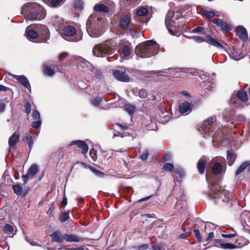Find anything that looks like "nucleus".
Instances as JSON below:
<instances>
[{
  "label": "nucleus",
  "mask_w": 250,
  "mask_h": 250,
  "mask_svg": "<svg viewBox=\"0 0 250 250\" xmlns=\"http://www.w3.org/2000/svg\"><path fill=\"white\" fill-rule=\"evenodd\" d=\"M21 14L27 20H41L45 17L42 8L37 3H28L21 8Z\"/></svg>",
  "instance_id": "nucleus-1"
},
{
  "label": "nucleus",
  "mask_w": 250,
  "mask_h": 250,
  "mask_svg": "<svg viewBox=\"0 0 250 250\" xmlns=\"http://www.w3.org/2000/svg\"><path fill=\"white\" fill-rule=\"evenodd\" d=\"M158 47V44L156 42L149 40L137 45L136 49L141 57H146L157 54Z\"/></svg>",
  "instance_id": "nucleus-2"
},
{
  "label": "nucleus",
  "mask_w": 250,
  "mask_h": 250,
  "mask_svg": "<svg viewBox=\"0 0 250 250\" xmlns=\"http://www.w3.org/2000/svg\"><path fill=\"white\" fill-rule=\"evenodd\" d=\"M239 142L237 138H232L230 135L225 134L222 132H217L213 134L212 139V145L214 146H227L229 144H232V142Z\"/></svg>",
  "instance_id": "nucleus-3"
},
{
  "label": "nucleus",
  "mask_w": 250,
  "mask_h": 250,
  "mask_svg": "<svg viewBox=\"0 0 250 250\" xmlns=\"http://www.w3.org/2000/svg\"><path fill=\"white\" fill-rule=\"evenodd\" d=\"M178 20V16H176L174 12L169 10L166 16L165 24L171 34H174V31L180 30V25H179L178 21H177Z\"/></svg>",
  "instance_id": "nucleus-4"
},
{
  "label": "nucleus",
  "mask_w": 250,
  "mask_h": 250,
  "mask_svg": "<svg viewBox=\"0 0 250 250\" xmlns=\"http://www.w3.org/2000/svg\"><path fill=\"white\" fill-rule=\"evenodd\" d=\"M113 47L110 41L105 42L100 44H97L93 49V54L97 57H104L106 55H111Z\"/></svg>",
  "instance_id": "nucleus-5"
},
{
  "label": "nucleus",
  "mask_w": 250,
  "mask_h": 250,
  "mask_svg": "<svg viewBox=\"0 0 250 250\" xmlns=\"http://www.w3.org/2000/svg\"><path fill=\"white\" fill-rule=\"evenodd\" d=\"M210 188L209 191L207 193V195L209 198H218L221 199L223 202H229L230 201L229 197L225 196L226 193L220 189V187L217 185H213Z\"/></svg>",
  "instance_id": "nucleus-6"
},
{
  "label": "nucleus",
  "mask_w": 250,
  "mask_h": 250,
  "mask_svg": "<svg viewBox=\"0 0 250 250\" xmlns=\"http://www.w3.org/2000/svg\"><path fill=\"white\" fill-rule=\"evenodd\" d=\"M87 25V32L91 37L97 38L102 34L101 22L98 20Z\"/></svg>",
  "instance_id": "nucleus-7"
},
{
  "label": "nucleus",
  "mask_w": 250,
  "mask_h": 250,
  "mask_svg": "<svg viewBox=\"0 0 250 250\" xmlns=\"http://www.w3.org/2000/svg\"><path fill=\"white\" fill-rule=\"evenodd\" d=\"M38 171L39 169L38 166L35 164L32 165L29 167L27 174L23 175L21 177L24 183H26L28 180L29 177H33L38 173Z\"/></svg>",
  "instance_id": "nucleus-8"
},
{
  "label": "nucleus",
  "mask_w": 250,
  "mask_h": 250,
  "mask_svg": "<svg viewBox=\"0 0 250 250\" xmlns=\"http://www.w3.org/2000/svg\"><path fill=\"white\" fill-rule=\"evenodd\" d=\"M119 26L121 28L126 30L130 26V18L127 15H123L119 20Z\"/></svg>",
  "instance_id": "nucleus-9"
},
{
  "label": "nucleus",
  "mask_w": 250,
  "mask_h": 250,
  "mask_svg": "<svg viewBox=\"0 0 250 250\" xmlns=\"http://www.w3.org/2000/svg\"><path fill=\"white\" fill-rule=\"evenodd\" d=\"M52 242L62 243L64 241V234H62L60 231L56 230L50 235Z\"/></svg>",
  "instance_id": "nucleus-10"
},
{
  "label": "nucleus",
  "mask_w": 250,
  "mask_h": 250,
  "mask_svg": "<svg viewBox=\"0 0 250 250\" xmlns=\"http://www.w3.org/2000/svg\"><path fill=\"white\" fill-rule=\"evenodd\" d=\"M113 76L118 81L124 82L129 81V77L125 74V72L120 70H115L113 72Z\"/></svg>",
  "instance_id": "nucleus-11"
},
{
  "label": "nucleus",
  "mask_w": 250,
  "mask_h": 250,
  "mask_svg": "<svg viewBox=\"0 0 250 250\" xmlns=\"http://www.w3.org/2000/svg\"><path fill=\"white\" fill-rule=\"evenodd\" d=\"M20 133L18 131L15 132L9 138L8 145L11 149L14 148L19 141Z\"/></svg>",
  "instance_id": "nucleus-12"
},
{
  "label": "nucleus",
  "mask_w": 250,
  "mask_h": 250,
  "mask_svg": "<svg viewBox=\"0 0 250 250\" xmlns=\"http://www.w3.org/2000/svg\"><path fill=\"white\" fill-rule=\"evenodd\" d=\"M64 241L66 242H78L83 241V238L73 234L64 233Z\"/></svg>",
  "instance_id": "nucleus-13"
},
{
  "label": "nucleus",
  "mask_w": 250,
  "mask_h": 250,
  "mask_svg": "<svg viewBox=\"0 0 250 250\" xmlns=\"http://www.w3.org/2000/svg\"><path fill=\"white\" fill-rule=\"evenodd\" d=\"M11 75L13 78L18 81L20 83H21L25 87L28 89L29 88H30V85L29 81L25 76L23 75L18 76L13 74H11Z\"/></svg>",
  "instance_id": "nucleus-14"
},
{
  "label": "nucleus",
  "mask_w": 250,
  "mask_h": 250,
  "mask_svg": "<svg viewBox=\"0 0 250 250\" xmlns=\"http://www.w3.org/2000/svg\"><path fill=\"white\" fill-rule=\"evenodd\" d=\"M76 29L73 26H66L62 29V36L63 37H72L76 34Z\"/></svg>",
  "instance_id": "nucleus-15"
},
{
  "label": "nucleus",
  "mask_w": 250,
  "mask_h": 250,
  "mask_svg": "<svg viewBox=\"0 0 250 250\" xmlns=\"http://www.w3.org/2000/svg\"><path fill=\"white\" fill-rule=\"evenodd\" d=\"M212 22L216 24L218 27H220L222 30L227 32L231 30L230 27L225 21L221 19H214Z\"/></svg>",
  "instance_id": "nucleus-16"
},
{
  "label": "nucleus",
  "mask_w": 250,
  "mask_h": 250,
  "mask_svg": "<svg viewBox=\"0 0 250 250\" xmlns=\"http://www.w3.org/2000/svg\"><path fill=\"white\" fill-rule=\"evenodd\" d=\"M179 111L181 114H188L191 111L190 104L188 102H184L179 105Z\"/></svg>",
  "instance_id": "nucleus-17"
},
{
  "label": "nucleus",
  "mask_w": 250,
  "mask_h": 250,
  "mask_svg": "<svg viewBox=\"0 0 250 250\" xmlns=\"http://www.w3.org/2000/svg\"><path fill=\"white\" fill-rule=\"evenodd\" d=\"M71 145H76L81 149L83 154L87 153L88 150V145L84 141L81 140L73 141L72 142Z\"/></svg>",
  "instance_id": "nucleus-18"
},
{
  "label": "nucleus",
  "mask_w": 250,
  "mask_h": 250,
  "mask_svg": "<svg viewBox=\"0 0 250 250\" xmlns=\"http://www.w3.org/2000/svg\"><path fill=\"white\" fill-rule=\"evenodd\" d=\"M214 121V118L212 117H210L204 121L203 125L206 133L208 132V134H209L210 130L212 126Z\"/></svg>",
  "instance_id": "nucleus-19"
},
{
  "label": "nucleus",
  "mask_w": 250,
  "mask_h": 250,
  "mask_svg": "<svg viewBox=\"0 0 250 250\" xmlns=\"http://www.w3.org/2000/svg\"><path fill=\"white\" fill-rule=\"evenodd\" d=\"M236 34L241 39L245 40L248 38V34L246 29L243 26H240L236 28Z\"/></svg>",
  "instance_id": "nucleus-20"
},
{
  "label": "nucleus",
  "mask_w": 250,
  "mask_h": 250,
  "mask_svg": "<svg viewBox=\"0 0 250 250\" xmlns=\"http://www.w3.org/2000/svg\"><path fill=\"white\" fill-rule=\"evenodd\" d=\"M4 231L5 233L7 234L9 237H12L16 233L13 226L9 224L5 225L4 227Z\"/></svg>",
  "instance_id": "nucleus-21"
},
{
  "label": "nucleus",
  "mask_w": 250,
  "mask_h": 250,
  "mask_svg": "<svg viewBox=\"0 0 250 250\" xmlns=\"http://www.w3.org/2000/svg\"><path fill=\"white\" fill-rule=\"evenodd\" d=\"M94 10L99 13H107L109 11V8L101 3H97L94 7Z\"/></svg>",
  "instance_id": "nucleus-22"
},
{
  "label": "nucleus",
  "mask_w": 250,
  "mask_h": 250,
  "mask_svg": "<svg viewBox=\"0 0 250 250\" xmlns=\"http://www.w3.org/2000/svg\"><path fill=\"white\" fill-rule=\"evenodd\" d=\"M205 42L218 48H223V45L216 39L211 36H207Z\"/></svg>",
  "instance_id": "nucleus-23"
},
{
  "label": "nucleus",
  "mask_w": 250,
  "mask_h": 250,
  "mask_svg": "<svg viewBox=\"0 0 250 250\" xmlns=\"http://www.w3.org/2000/svg\"><path fill=\"white\" fill-rule=\"evenodd\" d=\"M39 28L42 31V34L45 36V39L42 40L43 42H46L47 40L49 38L50 35L48 28L44 25H38V28Z\"/></svg>",
  "instance_id": "nucleus-24"
},
{
  "label": "nucleus",
  "mask_w": 250,
  "mask_h": 250,
  "mask_svg": "<svg viewBox=\"0 0 250 250\" xmlns=\"http://www.w3.org/2000/svg\"><path fill=\"white\" fill-rule=\"evenodd\" d=\"M246 168L250 170V161H245L239 166L235 172L236 175H238Z\"/></svg>",
  "instance_id": "nucleus-25"
},
{
  "label": "nucleus",
  "mask_w": 250,
  "mask_h": 250,
  "mask_svg": "<svg viewBox=\"0 0 250 250\" xmlns=\"http://www.w3.org/2000/svg\"><path fill=\"white\" fill-rule=\"evenodd\" d=\"M34 138V136L31 132H27L25 134V136L24 137V140L26 142H27L29 148L30 150L31 149L32 146L33 145V139Z\"/></svg>",
  "instance_id": "nucleus-26"
},
{
  "label": "nucleus",
  "mask_w": 250,
  "mask_h": 250,
  "mask_svg": "<svg viewBox=\"0 0 250 250\" xmlns=\"http://www.w3.org/2000/svg\"><path fill=\"white\" fill-rule=\"evenodd\" d=\"M53 69H55V65L54 64L50 66L46 64H44L43 65L44 73L48 76L51 77L54 75V71Z\"/></svg>",
  "instance_id": "nucleus-27"
},
{
  "label": "nucleus",
  "mask_w": 250,
  "mask_h": 250,
  "mask_svg": "<svg viewBox=\"0 0 250 250\" xmlns=\"http://www.w3.org/2000/svg\"><path fill=\"white\" fill-rule=\"evenodd\" d=\"M80 164V166L83 168H86L88 167L91 171H92L94 173H95V175H96L98 176H101L104 174L103 172H101L98 170H97L95 168H94L93 167L91 166H87L86 164L83 162H81Z\"/></svg>",
  "instance_id": "nucleus-28"
},
{
  "label": "nucleus",
  "mask_w": 250,
  "mask_h": 250,
  "mask_svg": "<svg viewBox=\"0 0 250 250\" xmlns=\"http://www.w3.org/2000/svg\"><path fill=\"white\" fill-rule=\"evenodd\" d=\"M80 164V166L83 168H86L88 167L91 171H92L94 173H95V175H96L98 176H101L104 174L103 172H101L98 170H97L95 168H94L93 167L91 166H87L86 164L83 162H81Z\"/></svg>",
  "instance_id": "nucleus-29"
},
{
  "label": "nucleus",
  "mask_w": 250,
  "mask_h": 250,
  "mask_svg": "<svg viewBox=\"0 0 250 250\" xmlns=\"http://www.w3.org/2000/svg\"><path fill=\"white\" fill-rule=\"evenodd\" d=\"M197 168L199 172L203 174L205 172V169L206 166V163L200 159L197 163Z\"/></svg>",
  "instance_id": "nucleus-30"
},
{
  "label": "nucleus",
  "mask_w": 250,
  "mask_h": 250,
  "mask_svg": "<svg viewBox=\"0 0 250 250\" xmlns=\"http://www.w3.org/2000/svg\"><path fill=\"white\" fill-rule=\"evenodd\" d=\"M186 202L182 199H177V201L175 205V208L178 210H180L181 209L184 208L186 206Z\"/></svg>",
  "instance_id": "nucleus-31"
},
{
  "label": "nucleus",
  "mask_w": 250,
  "mask_h": 250,
  "mask_svg": "<svg viewBox=\"0 0 250 250\" xmlns=\"http://www.w3.org/2000/svg\"><path fill=\"white\" fill-rule=\"evenodd\" d=\"M237 98L242 101H246L248 100L247 94L245 91L240 90L237 94Z\"/></svg>",
  "instance_id": "nucleus-32"
},
{
  "label": "nucleus",
  "mask_w": 250,
  "mask_h": 250,
  "mask_svg": "<svg viewBox=\"0 0 250 250\" xmlns=\"http://www.w3.org/2000/svg\"><path fill=\"white\" fill-rule=\"evenodd\" d=\"M222 171V167L221 165L217 163L215 164L212 167V172L214 174H219L221 173Z\"/></svg>",
  "instance_id": "nucleus-33"
},
{
  "label": "nucleus",
  "mask_w": 250,
  "mask_h": 250,
  "mask_svg": "<svg viewBox=\"0 0 250 250\" xmlns=\"http://www.w3.org/2000/svg\"><path fill=\"white\" fill-rule=\"evenodd\" d=\"M12 188L14 191V193L17 196H21L22 193V188L21 186L19 185H15L12 187Z\"/></svg>",
  "instance_id": "nucleus-34"
},
{
  "label": "nucleus",
  "mask_w": 250,
  "mask_h": 250,
  "mask_svg": "<svg viewBox=\"0 0 250 250\" xmlns=\"http://www.w3.org/2000/svg\"><path fill=\"white\" fill-rule=\"evenodd\" d=\"M53 24L56 27H59L63 24V19L61 17H56L53 21Z\"/></svg>",
  "instance_id": "nucleus-35"
},
{
  "label": "nucleus",
  "mask_w": 250,
  "mask_h": 250,
  "mask_svg": "<svg viewBox=\"0 0 250 250\" xmlns=\"http://www.w3.org/2000/svg\"><path fill=\"white\" fill-rule=\"evenodd\" d=\"M26 33L27 38L29 40H34L37 37V33L33 30H29Z\"/></svg>",
  "instance_id": "nucleus-36"
},
{
  "label": "nucleus",
  "mask_w": 250,
  "mask_h": 250,
  "mask_svg": "<svg viewBox=\"0 0 250 250\" xmlns=\"http://www.w3.org/2000/svg\"><path fill=\"white\" fill-rule=\"evenodd\" d=\"M204 15L209 19L213 18L215 15V13L213 10L205 9L203 11Z\"/></svg>",
  "instance_id": "nucleus-37"
},
{
  "label": "nucleus",
  "mask_w": 250,
  "mask_h": 250,
  "mask_svg": "<svg viewBox=\"0 0 250 250\" xmlns=\"http://www.w3.org/2000/svg\"><path fill=\"white\" fill-rule=\"evenodd\" d=\"M148 12L147 9L145 7H141L136 12L137 14L139 16H146Z\"/></svg>",
  "instance_id": "nucleus-38"
},
{
  "label": "nucleus",
  "mask_w": 250,
  "mask_h": 250,
  "mask_svg": "<svg viewBox=\"0 0 250 250\" xmlns=\"http://www.w3.org/2000/svg\"><path fill=\"white\" fill-rule=\"evenodd\" d=\"M122 52L125 57H129L131 54V50L128 45H125L123 46Z\"/></svg>",
  "instance_id": "nucleus-39"
},
{
  "label": "nucleus",
  "mask_w": 250,
  "mask_h": 250,
  "mask_svg": "<svg viewBox=\"0 0 250 250\" xmlns=\"http://www.w3.org/2000/svg\"><path fill=\"white\" fill-rule=\"evenodd\" d=\"M163 168L167 171H172L174 169V166L172 164L166 163L163 166Z\"/></svg>",
  "instance_id": "nucleus-40"
},
{
  "label": "nucleus",
  "mask_w": 250,
  "mask_h": 250,
  "mask_svg": "<svg viewBox=\"0 0 250 250\" xmlns=\"http://www.w3.org/2000/svg\"><path fill=\"white\" fill-rule=\"evenodd\" d=\"M236 247H237L236 246H235L233 244H230V243H223V245H221V248L223 249L231 250V249H234L236 248Z\"/></svg>",
  "instance_id": "nucleus-41"
},
{
  "label": "nucleus",
  "mask_w": 250,
  "mask_h": 250,
  "mask_svg": "<svg viewBox=\"0 0 250 250\" xmlns=\"http://www.w3.org/2000/svg\"><path fill=\"white\" fill-rule=\"evenodd\" d=\"M102 101V98L101 97H96L95 99L91 100V104L96 106H99Z\"/></svg>",
  "instance_id": "nucleus-42"
},
{
  "label": "nucleus",
  "mask_w": 250,
  "mask_h": 250,
  "mask_svg": "<svg viewBox=\"0 0 250 250\" xmlns=\"http://www.w3.org/2000/svg\"><path fill=\"white\" fill-rule=\"evenodd\" d=\"M63 0H51L50 5L52 7H56L60 6Z\"/></svg>",
  "instance_id": "nucleus-43"
},
{
  "label": "nucleus",
  "mask_w": 250,
  "mask_h": 250,
  "mask_svg": "<svg viewBox=\"0 0 250 250\" xmlns=\"http://www.w3.org/2000/svg\"><path fill=\"white\" fill-rule=\"evenodd\" d=\"M174 172L177 173L180 178L184 177L185 174L184 170L181 167H177L175 168Z\"/></svg>",
  "instance_id": "nucleus-44"
},
{
  "label": "nucleus",
  "mask_w": 250,
  "mask_h": 250,
  "mask_svg": "<svg viewBox=\"0 0 250 250\" xmlns=\"http://www.w3.org/2000/svg\"><path fill=\"white\" fill-rule=\"evenodd\" d=\"M125 107L126 110L130 114H132L135 112V107L133 105L127 104L125 105Z\"/></svg>",
  "instance_id": "nucleus-45"
},
{
  "label": "nucleus",
  "mask_w": 250,
  "mask_h": 250,
  "mask_svg": "<svg viewBox=\"0 0 250 250\" xmlns=\"http://www.w3.org/2000/svg\"><path fill=\"white\" fill-rule=\"evenodd\" d=\"M41 125V121L40 120H36L31 123V126L33 128L38 129Z\"/></svg>",
  "instance_id": "nucleus-46"
},
{
  "label": "nucleus",
  "mask_w": 250,
  "mask_h": 250,
  "mask_svg": "<svg viewBox=\"0 0 250 250\" xmlns=\"http://www.w3.org/2000/svg\"><path fill=\"white\" fill-rule=\"evenodd\" d=\"M138 96L143 99L146 98L147 97V93L146 91L144 89H141L138 91Z\"/></svg>",
  "instance_id": "nucleus-47"
},
{
  "label": "nucleus",
  "mask_w": 250,
  "mask_h": 250,
  "mask_svg": "<svg viewBox=\"0 0 250 250\" xmlns=\"http://www.w3.org/2000/svg\"><path fill=\"white\" fill-rule=\"evenodd\" d=\"M174 69L172 68H169L167 69H165V70H158V71H154L155 73H168L169 74H172L173 72Z\"/></svg>",
  "instance_id": "nucleus-48"
},
{
  "label": "nucleus",
  "mask_w": 250,
  "mask_h": 250,
  "mask_svg": "<svg viewBox=\"0 0 250 250\" xmlns=\"http://www.w3.org/2000/svg\"><path fill=\"white\" fill-rule=\"evenodd\" d=\"M33 118L35 120H40V114L37 110H34L32 112Z\"/></svg>",
  "instance_id": "nucleus-49"
},
{
  "label": "nucleus",
  "mask_w": 250,
  "mask_h": 250,
  "mask_svg": "<svg viewBox=\"0 0 250 250\" xmlns=\"http://www.w3.org/2000/svg\"><path fill=\"white\" fill-rule=\"evenodd\" d=\"M31 105L29 102H27L25 105V112L28 115L31 111Z\"/></svg>",
  "instance_id": "nucleus-50"
},
{
  "label": "nucleus",
  "mask_w": 250,
  "mask_h": 250,
  "mask_svg": "<svg viewBox=\"0 0 250 250\" xmlns=\"http://www.w3.org/2000/svg\"><path fill=\"white\" fill-rule=\"evenodd\" d=\"M194 235L198 241L200 242L202 240V237L200 235V231L198 229L194 230Z\"/></svg>",
  "instance_id": "nucleus-51"
},
{
  "label": "nucleus",
  "mask_w": 250,
  "mask_h": 250,
  "mask_svg": "<svg viewBox=\"0 0 250 250\" xmlns=\"http://www.w3.org/2000/svg\"><path fill=\"white\" fill-rule=\"evenodd\" d=\"M153 250H165L164 246L161 245H152Z\"/></svg>",
  "instance_id": "nucleus-52"
},
{
  "label": "nucleus",
  "mask_w": 250,
  "mask_h": 250,
  "mask_svg": "<svg viewBox=\"0 0 250 250\" xmlns=\"http://www.w3.org/2000/svg\"><path fill=\"white\" fill-rule=\"evenodd\" d=\"M230 56L235 60H240L241 57L237 55V53L235 52V51H234L233 52H232L230 54Z\"/></svg>",
  "instance_id": "nucleus-53"
},
{
  "label": "nucleus",
  "mask_w": 250,
  "mask_h": 250,
  "mask_svg": "<svg viewBox=\"0 0 250 250\" xmlns=\"http://www.w3.org/2000/svg\"><path fill=\"white\" fill-rule=\"evenodd\" d=\"M68 56V53L67 52H62L60 55H59V60L60 61H62L65 59L66 58H67Z\"/></svg>",
  "instance_id": "nucleus-54"
},
{
  "label": "nucleus",
  "mask_w": 250,
  "mask_h": 250,
  "mask_svg": "<svg viewBox=\"0 0 250 250\" xmlns=\"http://www.w3.org/2000/svg\"><path fill=\"white\" fill-rule=\"evenodd\" d=\"M25 239L32 246H38V247L41 246L40 245H39L37 242L34 241L33 240H28L27 239V237H25Z\"/></svg>",
  "instance_id": "nucleus-55"
},
{
  "label": "nucleus",
  "mask_w": 250,
  "mask_h": 250,
  "mask_svg": "<svg viewBox=\"0 0 250 250\" xmlns=\"http://www.w3.org/2000/svg\"><path fill=\"white\" fill-rule=\"evenodd\" d=\"M69 218L68 214L67 213H63L61 215V221L64 222L67 221Z\"/></svg>",
  "instance_id": "nucleus-56"
},
{
  "label": "nucleus",
  "mask_w": 250,
  "mask_h": 250,
  "mask_svg": "<svg viewBox=\"0 0 250 250\" xmlns=\"http://www.w3.org/2000/svg\"><path fill=\"white\" fill-rule=\"evenodd\" d=\"M193 39H194V41L198 43H200V42H205V40H204L203 39V38L201 36H197L193 37Z\"/></svg>",
  "instance_id": "nucleus-57"
},
{
  "label": "nucleus",
  "mask_w": 250,
  "mask_h": 250,
  "mask_svg": "<svg viewBox=\"0 0 250 250\" xmlns=\"http://www.w3.org/2000/svg\"><path fill=\"white\" fill-rule=\"evenodd\" d=\"M74 6L79 9H82L83 8V4L82 1L80 0L76 1L74 3Z\"/></svg>",
  "instance_id": "nucleus-58"
},
{
  "label": "nucleus",
  "mask_w": 250,
  "mask_h": 250,
  "mask_svg": "<svg viewBox=\"0 0 250 250\" xmlns=\"http://www.w3.org/2000/svg\"><path fill=\"white\" fill-rule=\"evenodd\" d=\"M223 243L221 242L220 240H216L214 242L213 246L217 248H221V245H223Z\"/></svg>",
  "instance_id": "nucleus-59"
},
{
  "label": "nucleus",
  "mask_w": 250,
  "mask_h": 250,
  "mask_svg": "<svg viewBox=\"0 0 250 250\" xmlns=\"http://www.w3.org/2000/svg\"><path fill=\"white\" fill-rule=\"evenodd\" d=\"M235 235H236L235 233H229L228 234H224V233L222 234V236L223 237L226 238H233V237H235Z\"/></svg>",
  "instance_id": "nucleus-60"
},
{
  "label": "nucleus",
  "mask_w": 250,
  "mask_h": 250,
  "mask_svg": "<svg viewBox=\"0 0 250 250\" xmlns=\"http://www.w3.org/2000/svg\"><path fill=\"white\" fill-rule=\"evenodd\" d=\"M67 250H88L87 249L84 248L83 246H80L77 248H67Z\"/></svg>",
  "instance_id": "nucleus-61"
},
{
  "label": "nucleus",
  "mask_w": 250,
  "mask_h": 250,
  "mask_svg": "<svg viewBox=\"0 0 250 250\" xmlns=\"http://www.w3.org/2000/svg\"><path fill=\"white\" fill-rule=\"evenodd\" d=\"M204 30V28L202 27L198 26L192 30L193 33H200Z\"/></svg>",
  "instance_id": "nucleus-62"
},
{
  "label": "nucleus",
  "mask_w": 250,
  "mask_h": 250,
  "mask_svg": "<svg viewBox=\"0 0 250 250\" xmlns=\"http://www.w3.org/2000/svg\"><path fill=\"white\" fill-rule=\"evenodd\" d=\"M214 237V233L212 232H209L208 234V236L205 239V242H208L211 240Z\"/></svg>",
  "instance_id": "nucleus-63"
},
{
  "label": "nucleus",
  "mask_w": 250,
  "mask_h": 250,
  "mask_svg": "<svg viewBox=\"0 0 250 250\" xmlns=\"http://www.w3.org/2000/svg\"><path fill=\"white\" fill-rule=\"evenodd\" d=\"M129 28L130 35L133 37H135L137 34L136 31L132 27H130Z\"/></svg>",
  "instance_id": "nucleus-64"
}]
</instances>
